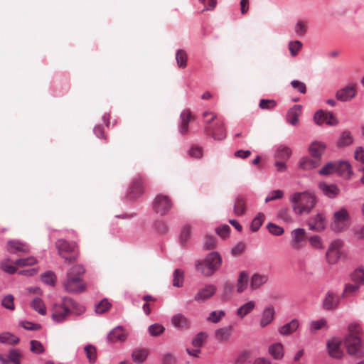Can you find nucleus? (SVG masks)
Returning <instances> with one entry per match:
<instances>
[{"label":"nucleus","mask_w":364,"mask_h":364,"mask_svg":"<svg viewBox=\"0 0 364 364\" xmlns=\"http://www.w3.org/2000/svg\"><path fill=\"white\" fill-rule=\"evenodd\" d=\"M85 268L82 264L72 266L67 272L63 282L64 289L69 293L80 294L86 290V283L83 279Z\"/></svg>","instance_id":"1"},{"label":"nucleus","mask_w":364,"mask_h":364,"mask_svg":"<svg viewBox=\"0 0 364 364\" xmlns=\"http://www.w3.org/2000/svg\"><path fill=\"white\" fill-rule=\"evenodd\" d=\"M348 334L343 341L347 353L353 356H364V341L360 338L361 327L359 324L351 323L348 326Z\"/></svg>","instance_id":"2"},{"label":"nucleus","mask_w":364,"mask_h":364,"mask_svg":"<svg viewBox=\"0 0 364 364\" xmlns=\"http://www.w3.org/2000/svg\"><path fill=\"white\" fill-rule=\"evenodd\" d=\"M290 201L295 214L301 215L311 213L317 203V198L314 193L304 191L294 193Z\"/></svg>","instance_id":"3"},{"label":"nucleus","mask_w":364,"mask_h":364,"mask_svg":"<svg viewBox=\"0 0 364 364\" xmlns=\"http://www.w3.org/2000/svg\"><path fill=\"white\" fill-rule=\"evenodd\" d=\"M85 308L71 298H64L61 304H55L53 308L52 318L56 322H62L70 314H81Z\"/></svg>","instance_id":"4"},{"label":"nucleus","mask_w":364,"mask_h":364,"mask_svg":"<svg viewBox=\"0 0 364 364\" xmlns=\"http://www.w3.org/2000/svg\"><path fill=\"white\" fill-rule=\"evenodd\" d=\"M222 258L217 252L209 253L203 261H197L196 268L204 276L210 277L220 267Z\"/></svg>","instance_id":"5"},{"label":"nucleus","mask_w":364,"mask_h":364,"mask_svg":"<svg viewBox=\"0 0 364 364\" xmlns=\"http://www.w3.org/2000/svg\"><path fill=\"white\" fill-rule=\"evenodd\" d=\"M55 247L60 257L66 263L70 264L77 260L79 255L77 245L74 242H68L64 239H58L55 242Z\"/></svg>","instance_id":"6"},{"label":"nucleus","mask_w":364,"mask_h":364,"mask_svg":"<svg viewBox=\"0 0 364 364\" xmlns=\"http://www.w3.org/2000/svg\"><path fill=\"white\" fill-rule=\"evenodd\" d=\"M350 225V216L345 208H341L333 214L331 228L333 231L341 232L345 231Z\"/></svg>","instance_id":"7"},{"label":"nucleus","mask_w":364,"mask_h":364,"mask_svg":"<svg viewBox=\"0 0 364 364\" xmlns=\"http://www.w3.org/2000/svg\"><path fill=\"white\" fill-rule=\"evenodd\" d=\"M172 205L171 200L168 196L159 194L153 201V209L156 213L164 215L171 210Z\"/></svg>","instance_id":"8"},{"label":"nucleus","mask_w":364,"mask_h":364,"mask_svg":"<svg viewBox=\"0 0 364 364\" xmlns=\"http://www.w3.org/2000/svg\"><path fill=\"white\" fill-rule=\"evenodd\" d=\"M204 132L215 140L220 141L226 137L225 123L220 119H217L213 126L204 127Z\"/></svg>","instance_id":"9"},{"label":"nucleus","mask_w":364,"mask_h":364,"mask_svg":"<svg viewBox=\"0 0 364 364\" xmlns=\"http://www.w3.org/2000/svg\"><path fill=\"white\" fill-rule=\"evenodd\" d=\"M343 246V242L341 240L333 241L326 252V259L329 264H335L340 258V249Z\"/></svg>","instance_id":"10"},{"label":"nucleus","mask_w":364,"mask_h":364,"mask_svg":"<svg viewBox=\"0 0 364 364\" xmlns=\"http://www.w3.org/2000/svg\"><path fill=\"white\" fill-rule=\"evenodd\" d=\"M314 120L318 125L323 123L328 125H336L338 124L337 119L331 112H324L323 110H318L315 113Z\"/></svg>","instance_id":"11"},{"label":"nucleus","mask_w":364,"mask_h":364,"mask_svg":"<svg viewBox=\"0 0 364 364\" xmlns=\"http://www.w3.org/2000/svg\"><path fill=\"white\" fill-rule=\"evenodd\" d=\"M275 317V310L272 305H268L263 309L259 319V327L264 328L270 325Z\"/></svg>","instance_id":"12"},{"label":"nucleus","mask_w":364,"mask_h":364,"mask_svg":"<svg viewBox=\"0 0 364 364\" xmlns=\"http://www.w3.org/2000/svg\"><path fill=\"white\" fill-rule=\"evenodd\" d=\"M356 95L355 85H349L339 90L336 95L337 100L346 102L352 100Z\"/></svg>","instance_id":"13"},{"label":"nucleus","mask_w":364,"mask_h":364,"mask_svg":"<svg viewBox=\"0 0 364 364\" xmlns=\"http://www.w3.org/2000/svg\"><path fill=\"white\" fill-rule=\"evenodd\" d=\"M127 336L126 331L121 326H118L110 331L107 339L111 343L124 342L126 341Z\"/></svg>","instance_id":"14"},{"label":"nucleus","mask_w":364,"mask_h":364,"mask_svg":"<svg viewBox=\"0 0 364 364\" xmlns=\"http://www.w3.org/2000/svg\"><path fill=\"white\" fill-rule=\"evenodd\" d=\"M310 230L322 231L326 228V217L323 213H317L316 215L309 222Z\"/></svg>","instance_id":"15"},{"label":"nucleus","mask_w":364,"mask_h":364,"mask_svg":"<svg viewBox=\"0 0 364 364\" xmlns=\"http://www.w3.org/2000/svg\"><path fill=\"white\" fill-rule=\"evenodd\" d=\"M216 291V287L213 284L205 286L198 291L195 296V300L202 302L211 297Z\"/></svg>","instance_id":"16"},{"label":"nucleus","mask_w":364,"mask_h":364,"mask_svg":"<svg viewBox=\"0 0 364 364\" xmlns=\"http://www.w3.org/2000/svg\"><path fill=\"white\" fill-rule=\"evenodd\" d=\"M172 325L178 329L186 330L191 326V321L184 315L178 314L171 318Z\"/></svg>","instance_id":"17"},{"label":"nucleus","mask_w":364,"mask_h":364,"mask_svg":"<svg viewBox=\"0 0 364 364\" xmlns=\"http://www.w3.org/2000/svg\"><path fill=\"white\" fill-rule=\"evenodd\" d=\"M292 242L291 246L294 249H299L301 242L304 241L306 237V232L303 228H297L291 232Z\"/></svg>","instance_id":"18"},{"label":"nucleus","mask_w":364,"mask_h":364,"mask_svg":"<svg viewBox=\"0 0 364 364\" xmlns=\"http://www.w3.org/2000/svg\"><path fill=\"white\" fill-rule=\"evenodd\" d=\"M232 331L231 326L220 328L215 331V337L220 342H226L231 338Z\"/></svg>","instance_id":"19"},{"label":"nucleus","mask_w":364,"mask_h":364,"mask_svg":"<svg viewBox=\"0 0 364 364\" xmlns=\"http://www.w3.org/2000/svg\"><path fill=\"white\" fill-rule=\"evenodd\" d=\"M339 298L333 292L328 291L323 301V307L326 310L335 309L338 307Z\"/></svg>","instance_id":"20"},{"label":"nucleus","mask_w":364,"mask_h":364,"mask_svg":"<svg viewBox=\"0 0 364 364\" xmlns=\"http://www.w3.org/2000/svg\"><path fill=\"white\" fill-rule=\"evenodd\" d=\"M301 112V107L298 105H294L289 109L287 114V121L293 126L297 125Z\"/></svg>","instance_id":"21"},{"label":"nucleus","mask_w":364,"mask_h":364,"mask_svg":"<svg viewBox=\"0 0 364 364\" xmlns=\"http://www.w3.org/2000/svg\"><path fill=\"white\" fill-rule=\"evenodd\" d=\"M318 187L322 193L328 198H334L339 193V188L334 184L321 182Z\"/></svg>","instance_id":"22"},{"label":"nucleus","mask_w":364,"mask_h":364,"mask_svg":"<svg viewBox=\"0 0 364 364\" xmlns=\"http://www.w3.org/2000/svg\"><path fill=\"white\" fill-rule=\"evenodd\" d=\"M328 353L331 357L333 358H341L343 355V352L340 348V342L332 340L327 343Z\"/></svg>","instance_id":"23"},{"label":"nucleus","mask_w":364,"mask_h":364,"mask_svg":"<svg viewBox=\"0 0 364 364\" xmlns=\"http://www.w3.org/2000/svg\"><path fill=\"white\" fill-rule=\"evenodd\" d=\"M298 320L293 319L290 322L279 328L278 331L282 336H289L295 332L299 328Z\"/></svg>","instance_id":"24"},{"label":"nucleus","mask_w":364,"mask_h":364,"mask_svg":"<svg viewBox=\"0 0 364 364\" xmlns=\"http://www.w3.org/2000/svg\"><path fill=\"white\" fill-rule=\"evenodd\" d=\"M149 351L145 348H136L132 351V360L137 364H142L146 360Z\"/></svg>","instance_id":"25"},{"label":"nucleus","mask_w":364,"mask_h":364,"mask_svg":"<svg viewBox=\"0 0 364 364\" xmlns=\"http://www.w3.org/2000/svg\"><path fill=\"white\" fill-rule=\"evenodd\" d=\"M336 172L342 177H350L352 173L351 166L347 161H340L336 163Z\"/></svg>","instance_id":"26"},{"label":"nucleus","mask_w":364,"mask_h":364,"mask_svg":"<svg viewBox=\"0 0 364 364\" xmlns=\"http://www.w3.org/2000/svg\"><path fill=\"white\" fill-rule=\"evenodd\" d=\"M255 306L256 303L254 301H249L237 309L236 314L239 318H243L251 313L255 309Z\"/></svg>","instance_id":"27"},{"label":"nucleus","mask_w":364,"mask_h":364,"mask_svg":"<svg viewBox=\"0 0 364 364\" xmlns=\"http://www.w3.org/2000/svg\"><path fill=\"white\" fill-rule=\"evenodd\" d=\"M268 281V277L264 274H255L250 282V288L252 290L257 289Z\"/></svg>","instance_id":"28"},{"label":"nucleus","mask_w":364,"mask_h":364,"mask_svg":"<svg viewBox=\"0 0 364 364\" xmlns=\"http://www.w3.org/2000/svg\"><path fill=\"white\" fill-rule=\"evenodd\" d=\"M246 212V201L242 196H237L234 204V213L237 216H241Z\"/></svg>","instance_id":"29"},{"label":"nucleus","mask_w":364,"mask_h":364,"mask_svg":"<svg viewBox=\"0 0 364 364\" xmlns=\"http://www.w3.org/2000/svg\"><path fill=\"white\" fill-rule=\"evenodd\" d=\"M320 164V159L303 157L299 162V166L303 170H311Z\"/></svg>","instance_id":"30"},{"label":"nucleus","mask_w":364,"mask_h":364,"mask_svg":"<svg viewBox=\"0 0 364 364\" xmlns=\"http://www.w3.org/2000/svg\"><path fill=\"white\" fill-rule=\"evenodd\" d=\"M249 282V276L245 271L240 272L237 283L236 289L238 293L243 292L247 287Z\"/></svg>","instance_id":"31"},{"label":"nucleus","mask_w":364,"mask_h":364,"mask_svg":"<svg viewBox=\"0 0 364 364\" xmlns=\"http://www.w3.org/2000/svg\"><path fill=\"white\" fill-rule=\"evenodd\" d=\"M144 191L143 183L140 180H134L130 188V191L128 193L129 199H135Z\"/></svg>","instance_id":"32"},{"label":"nucleus","mask_w":364,"mask_h":364,"mask_svg":"<svg viewBox=\"0 0 364 364\" xmlns=\"http://www.w3.org/2000/svg\"><path fill=\"white\" fill-rule=\"evenodd\" d=\"M269 353L276 360H280L284 356V346L281 343H275L269 347Z\"/></svg>","instance_id":"33"},{"label":"nucleus","mask_w":364,"mask_h":364,"mask_svg":"<svg viewBox=\"0 0 364 364\" xmlns=\"http://www.w3.org/2000/svg\"><path fill=\"white\" fill-rule=\"evenodd\" d=\"M326 146L321 142H313L309 146V152L313 158L320 159L325 150Z\"/></svg>","instance_id":"34"},{"label":"nucleus","mask_w":364,"mask_h":364,"mask_svg":"<svg viewBox=\"0 0 364 364\" xmlns=\"http://www.w3.org/2000/svg\"><path fill=\"white\" fill-rule=\"evenodd\" d=\"M8 250L11 253L26 252L28 250V247L18 241L8 242Z\"/></svg>","instance_id":"35"},{"label":"nucleus","mask_w":364,"mask_h":364,"mask_svg":"<svg viewBox=\"0 0 364 364\" xmlns=\"http://www.w3.org/2000/svg\"><path fill=\"white\" fill-rule=\"evenodd\" d=\"M291 149L285 146H280L275 154L276 159L281 161H287L291 156Z\"/></svg>","instance_id":"36"},{"label":"nucleus","mask_w":364,"mask_h":364,"mask_svg":"<svg viewBox=\"0 0 364 364\" xmlns=\"http://www.w3.org/2000/svg\"><path fill=\"white\" fill-rule=\"evenodd\" d=\"M352 280L358 284H364V267L355 269L351 275Z\"/></svg>","instance_id":"37"},{"label":"nucleus","mask_w":364,"mask_h":364,"mask_svg":"<svg viewBox=\"0 0 364 364\" xmlns=\"http://www.w3.org/2000/svg\"><path fill=\"white\" fill-rule=\"evenodd\" d=\"M184 273L181 269H176L173 272V285L176 287H181L183 284Z\"/></svg>","instance_id":"38"},{"label":"nucleus","mask_w":364,"mask_h":364,"mask_svg":"<svg viewBox=\"0 0 364 364\" xmlns=\"http://www.w3.org/2000/svg\"><path fill=\"white\" fill-rule=\"evenodd\" d=\"M176 59L178 67L184 68L187 65V54L186 52L182 49L177 50Z\"/></svg>","instance_id":"39"},{"label":"nucleus","mask_w":364,"mask_h":364,"mask_svg":"<svg viewBox=\"0 0 364 364\" xmlns=\"http://www.w3.org/2000/svg\"><path fill=\"white\" fill-rule=\"evenodd\" d=\"M32 308L38 311L41 315H45L46 313V306L43 301L39 298H35L31 304Z\"/></svg>","instance_id":"40"},{"label":"nucleus","mask_w":364,"mask_h":364,"mask_svg":"<svg viewBox=\"0 0 364 364\" xmlns=\"http://www.w3.org/2000/svg\"><path fill=\"white\" fill-rule=\"evenodd\" d=\"M264 220V215L262 213H259L257 216L252 220L250 228L252 231L256 232L257 231L261 225H262Z\"/></svg>","instance_id":"41"},{"label":"nucleus","mask_w":364,"mask_h":364,"mask_svg":"<svg viewBox=\"0 0 364 364\" xmlns=\"http://www.w3.org/2000/svg\"><path fill=\"white\" fill-rule=\"evenodd\" d=\"M353 142V137L350 133L348 131L343 132L338 141V146H348Z\"/></svg>","instance_id":"42"},{"label":"nucleus","mask_w":364,"mask_h":364,"mask_svg":"<svg viewBox=\"0 0 364 364\" xmlns=\"http://www.w3.org/2000/svg\"><path fill=\"white\" fill-rule=\"evenodd\" d=\"M18 338L9 333H4L0 335V342L9 344H16Z\"/></svg>","instance_id":"43"},{"label":"nucleus","mask_w":364,"mask_h":364,"mask_svg":"<svg viewBox=\"0 0 364 364\" xmlns=\"http://www.w3.org/2000/svg\"><path fill=\"white\" fill-rule=\"evenodd\" d=\"M111 307V304L107 299H102L99 304L96 305L95 311L97 314H104Z\"/></svg>","instance_id":"44"},{"label":"nucleus","mask_w":364,"mask_h":364,"mask_svg":"<svg viewBox=\"0 0 364 364\" xmlns=\"http://www.w3.org/2000/svg\"><path fill=\"white\" fill-rule=\"evenodd\" d=\"M225 314V311L222 310L213 311L209 314L208 317L207 318V320L210 322L216 323H218L222 319Z\"/></svg>","instance_id":"45"},{"label":"nucleus","mask_w":364,"mask_h":364,"mask_svg":"<svg viewBox=\"0 0 364 364\" xmlns=\"http://www.w3.org/2000/svg\"><path fill=\"white\" fill-rule=\"evenodd\" d=\"M204 118L205 127L213 126L217 119V114L214 112L205 111L203 114Z\"/></svg>","instance_id":"46"},{"label":"nucleus","mask_w":364,"mask_h":364,"mask_svg":"<svg viewBox=\"0 0 364 364\" xmlns=\"http://www.w3.org/2000/svg\"><path fill=\"white\" fill-rule=\"evenodd\" d=\"M191 234V227L189 225H186L181 230L180 235L181 243L184 245L189 240Z\"/></svg>","instance_id":"47"},{"label":"nucleus","mask_w":364,"mask_h":364,"mask_svg":"<svg viewBox=\"0 0 364 364\" xmlns=\"http://www.w3.org/2000/svg\"><path fill=\"white\" fill-rule=\"evenodd\" d=\"M289 50H290L292 56H296L302 48V43L299 41H291L288 45Z\"/></svg>","instance_id":"48"},{"label":"nucleus","mask_w":364,"mask_h":364,"mask_svg":"<svg viewBox=\"0 0 364 364\" xmlns=\"http://www.w3.org/2000/svg\"><path fill=\"white\" fill-rule=\"evenodd\" d=\"M85 351L90 363H95L97 359L96 348L93 346L88 345L85 347Z\"/></svg>","instance_id":"49"},{"label":"nucleus","mask_w":364,"mask_h":364,"mask_svg":"<svg viewBox=\"0 0 364 364\" xmlns=\"http://www.w3.org/2000/svg\"><path fill=\"white\" fill-rule=\"evenodd\" d=\"M207 338V335L204 332H200L193 339L192 344L196 348H200L205 340Z\"/></svg>","instance_id":"50"},{"label":"nucleus","mask_w":364,"mask_h":364,"mask_svg":"<svg viewBox=\"0 0 364 364\" xmlns=\"http://www.w3.org/2000/svg\"><path fill=\"white\" fill-rule=\"evenodd\" d=\"M37 262V260L33 257H29L27 258L18 259L15 262V264L16 266L23 267V266H31L35 264Z\"/></svg>","instance_id":"51"},{"label":"nucleus","mask_w":364,"mask_h":364,"mask_svg":"<svg viewBox=\"0 0 364 364\" xmlns=\"http://www.w3.org/2000/svg\"><path fill=\"white\" fill-rule=\"evenodd\" d=\"M267 229L271 234L277 236L282 235L284 232L283 228L272 223L267 225Z\"/></svg>","instance_id":"52"},{"label":"nucleus","mask_w":364,"mask_h":364,"mask_svg":"<svg viewBox=\"0 0 364 364\" xmlns=\"http://www.w3.org/2000/svg\"><path fill=\"white\" fill-rule=\"evenodd\" d=\"M278 217L286 223L292 222V217L290 211L287 208H282L278 213Z\"/></svg>","instance_id":"53"},{"label":"nucleus","mask_w":364,"mask_h":364,"mask_svg":"<svg viewBox=\"0 0 364 364\" xmlns=\"http://www.w3.org/2000/svg\"><path fill=\"white\" fill-rule=\"evenodd\" d=\"M336 163L330 162L328 163L324 167H323L320 171L319 173L321 175H328L331 173L336 172Z\"/></svg>","instance_id":"54"},{"label":"nucleus","mask_w":364,"mask_h":364,"mask_svg":"<svg viewBox=\"0 0 364 364\" xmlns=\"http://www.w3.org/2000/svg\"><path fill=\"white\" fill-rule=\"evenodd\" d=\"M176 363L177 359L172 353H166L161 357V364H176Z\"/></svg>","instance_id":"55"},{"label":"nucleus","mask_w":364,"mask_h":364,"mask_svg":"<svg viewBox=\"0 0 364 364\" xmlns=\"http://www.w3.org/2000/svg\"><path fill=\"white\" fill-rule=\"evenodd\" d=\"M283 191L281 190H274L271 191L265 198V202L268 203L274 200L280 199L283 197Z\"/></svg>","instance_id":"56"},{"label":"nucleus","mask_w":364,"mask_h":364,"mask_svg":"<svg viewBox=\"0 0 364 364\" xmlns=\"http://www.w3.org/2000/svg\"><path fill=\"white\" fill-rule=\"evenodd\" d=\"M21 354L17 350H11L9 353V358L14 364H21Z\"/></svg>","instance_id":"57"},{"label":"nucleus","mask_w":364,"mask_h":364,"mask_svg":"<svg viewBox=\"0 0 364 364\" xmlns=\"http://www.w3.org/2000/svg\"><path fill=\"white\" fill-rule=\"evenodd\" d=\"M262 109H272L276 106V102L273 100H261L259 105Z\"/></svg>","instance_id":"58"},{"label":"nucleus","mask_w":364,"mask_h":364,"mask_svg":"<svg viewBox=\"0 0 364 364\" xmlns=\"http://www.w3.org/2000/svg\"><path fill=\"white\" fill-rule=\"evenodd\" d=\"M55 279V276L54 273L52 272H47L41 276V279L43 282L50 285L54 284Z\"/></svg>","instance_id":"59"},{"label":"nucleus","mask_w":364,"mask_h":364,"mask_svg":"<svg viewBox=\"0 0 364 364\" xmlns=\"http://www.w3.org/2000/svg\"><path fill=\"white\" fill-rule=\"evenodd\" d=\"M31 350L34 353H41L44 348L42 343L38 341L33 340L31 341Z\"/></svg>","instance_id":"60"},{"label":"nucleus","mask_w":364,"mask_h":364,"mask_svg":"<svg viewBox=\"0 0 364 364\" xmlns=\"http://www.w3.org/2000/svg\"><path fill=\"white\" fill-rule=\"evenodd\" d=\"M307 30V23L303 21H299L295 27L296 33L301 36L305 34Z\"/></svg>","instance_id":"61"},{"label":"nucleus","mask_w":364,"mask_h":364,"mask_svg":"<svg viewBox=\"0 0 364 364\" xmlns=\"http://www.w3.org/2000/svg\"><path fill=\"white\" fill-rule=\"evenodd\" d=\"M14 298L12 295H7L3 299L2 305L8 309L13 310L14 309Z\"/></svg>","instance_id":"62"},{"label":"nucleus","mask_w":364,"mask_h":364,"mask_svg":"<svg viewBox=\"0 0 364 364\" xmlns=\"http://www.w3.org/2000/svg\"><path fill=\"white\" fill-rule=\"evenodd\" d=\"M188 154L191 157L200 159L203 156V149L201 147L193 146L190 149Z\"/></svg>","instance_id":"63"},{"label":"nucleus","mask_w":364,"mask_h":364,"mask_svg":"<svg viewBox=\"0 0 364 364\" xmlns=\"http://www.w3.org/2000/svg\"><path fill=\"white\" fill-rule=\"evenodd\" d=\"M164 331V328L159 324H154L149 326V332L151 336H159Z\"/></svg>","instance_id":"64"}]
</instances>
